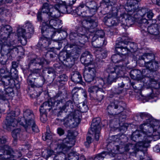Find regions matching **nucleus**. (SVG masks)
I'll return each mask as SVG.
<instances>
[{
  "label": "nucleus",
  "mask_w": 160,
  "mask_h": 160,
  "mask_svg": "<svg viewBox=\"0 0 160 160\" xmlns=\"http://www.w3.org/2000/svg\"><path fill=\"white\" fill-rule=\"evenodd\" d=\"M57 4L55 5H57V9L59 11L60 13H65L68 12L69 9H71L70 6H67L65 2H63L62 0L59 1L56 0Z\"/></svg>",
  "instance_id": "24"
},
{
  "label": "nucleus",
  "mask_w": 160,
  "mask_h": 160,
  "mask_svg": "<svg viewBox=\"0 0 160 160\" xmlns=\"http://www.w3.org/2000/svg\"><path fill=\"white\" fill-rule=\"evenodd\" d=\"M159 19L160 21V15ZM148 32L150 34L154 37L152 38L156 39L158 36L160 32V23L159 25L157 24H152L148 26L147 28Z\"/></svg>",
  "instance_id": "21"
},
{
  "label": "nucleus",
  "mask_w": 160,
  "mask_h": 160,
  "mask_svg": "<svg viewBox=\"0 0 160 160\" xmlns=\"http://www.w3.org/2000/svg\"><path fill=\"white\" fill-rule=\"evenodd\" d=\"M86 25L85 27H80L78 30V36L77 38L81 40L83 39L85 41L88 40V37L86 36V33L87 32V29L89 31L90 29H94L98 25V21L96 19H93L92 18H88L86 21Z\"/></svg>",
  "instance_id": "7"
},
{
  "label": "nucleus",
  "mask_w": 160,
  "mask_h": 160,
  "mask_svg": "<svg viewBox=\"0 0 160 160\" xmlns=\"http://www.w3.org/2000/svg\"><path fill=\"white\" fill-rule=\"evenodd\" d=\"M75 47L74 48L75 50L76 51V52L77 53H78L79 52H81V47H78V46H74Z\"/></svg>",
  "instance_id": "55"
},
{
  "label": "nucleus",
  "mask_w": 160,
  "mask_h": 160,
  "mask_svg": "<svg viewBox=\"0 0 160 160\" xmlns=\"http://www.w3.org/2000/svg\"><path fill=\"white\" fill-rule=\"evenodd\" d=\"M146 69H143L142 71V74H145L147 72V76L149 75V77L150 79L152 78L151 81H152V79H154L156 81V82L155 83H152V84H155L157 83V80L155 79V78L158 74V71L159 69L158 63L156 62H151L149 63H146L145 65Z\"/></svg>",
  "instance_id": "12"
},
{
  "label": "nucleus",
  "mask_w": 160,
  "mask_h": 160,
  "mask_svg": "<svg viewBox=\"0 0 160 160\" xmlns=\"http://www.w3.org/2000/svg\"><path fill=\"white\" fill-rule=\"evenodd\" d=\"M60 101H57L54 102L53 100L50 99L48 101L44 102L41 105L40 108V119L41 121L44 123L47 120V114L46 111H49L54 107V104H56V107L61 103Z\"/></svg>",
  "instance_id": "9"
},
{
  "label": "nucleus",
  "mask_w": 160,
  "mask_h": 160,
  "mask_svg": "<svg viewBox=\"0 0 160 160\" xmlns=\"http://www.w3.org/2000/svg\"><path fill=\"white\" fill-rule=\"evenodd\" d=\"M78 160H86V159L83 155H81L80 157L78 156Z\"/></svg>",
  "instance_id": "60"
},
{
  "label": "nucleus",
  "mask_w": 160,
  "mask_h": 160,
  "mask_svg": "<svg viewBox=\"0 0 160 160\" xmlns=\"http://www.w3.org/2000/svg\"><path fill=\"white\" fill-rule=\"evenodd\" d=\"M72 104L71 102L70 101H68L67 102L65 105L63 106L62 107L60 108V110L61 112H63L64 111L65 112H67V109H68L69 106L71 105Z\"/></svg>",
  "instance_id": "43"
},
{
  "label": "nucleus",
  "mask_w": 160,
  "mask_h": 160,
  "mask_svg": "<svg viewBox=\"0 0 160 160\" xmlns=\"http://www.w3.org/2000/svg\"><path fill=\"white\" fill-rule=\"evenodd\" d=\"M106 3H109L111 6L113 5L116 3L117 0H103Z\"/></svg>",
  "instance_id": "54"
},
{
  "label": "nucleus",
  "mask_w": 160,
  "mask_h": 160,
  "mask_svg": "<svg viewBox=\"0 0 160 160\" xmlns=\"http://www.w3.org/2000/svg\"><path fill=\"white\" fill-rule=\"evenodd\" d=\"M86 3L87 5L90 6L87 7L83 3H81L76 9L77 14L82 17L87 16L86 14L88 9V12L92 14H94L96 9V6L95 2L92 0H86Z\"/></svg>",
  "instance_id": "10"
},
{
  "label": "nucleus",
  "mask_w": 160,
  "mask_h": 160,
  "mask_svg": "<svg viewBox=\"0 0 160 160\" xmlns=\"http://www.w3.org/2000/svg\"><path fill=\"white\" fill-rule=\"evenodd\" d=\"M13 50L15 51H17V53H19V51H22L23 50L22 48L20 46L18 47V48H13Z\"/></svg>",
  "instance_id": "56"
},
{
  "label": "nucleus",
  "mask_w": 160,
  "mask_h": 160,
  "mask_svg": "<svg viewBox=\"0 0 160 160\" xmlns=\"http://www.w3.org/2000/svg\"><path fill=\"white\" fill-rule=\"evenodd\" d=\"M76 0H69V4L72 5L75 2Z\"/></svg>",
  "instance_id": "61"
},
{
  "label": "nucleus",
  "mask_w": 160,
  "mask_h": 160,
  "mask_svg": "<svg viewBox=\"0 0 160 160\" xmlns=\"http://www.w3.org/2000/svg\"><path fill=\"white\" fill-rule=\"evenodd\" d=\"M88 160H94V158H89Z\"/></svg>",
  "instance_id": "64"
},
{
  "label": "nucleus",
  "mask_w": 160,
  "mask_h": 160,
  "mask_svg": "<svg viewBox=\"0 0 160 160\" xmlns=\"http://www.w3.org/2000/svg\"><path fill=\"white\" fill-rule=\"evenodd\" d=\"M54 67L55 69H53L52 68H49L48 70V73L50 74L51 73H54L56 72H59L58 69H60L61 68V66L58 64L55 65Z\"/></svg>",
  "instance_id": "41"
},
{
  "label": "nucleus",
  "mask_w": 160,
  "mask_h": 160,
  "mask_svg": "<svg viewBox=\"0 0 160 160\" xmlns=\"http://www.w3.org/2000/svg\"><path fill=\"white\" fill-rule=\"evenodd\" d=\"M122 149L123 148L122 147L121 145L120 146H118L117 145H115L113 146V148L108 152H103L97 154L94 158V160H103L108 154L109 155L111 154L112 155L114 156L115 154L122 152L123 150H122Z\"/></svg>",
  "instance_id": "16"
},
{
  "label": "nucleus",
  "mask_w": 160,
  "mask_h": 160,
  "mask_svg": "<svg viewBox=\"0 0 160 160\" xmlns=\"http://www.w3.org/2000/svg\"><path fill=\"white\" fill-rule=\"evenodd\" d=\"M118 88H115L113 90V91L115 94H119L122 92L123 90V88L124 86V84L123 82L118 83Z\"/></svg>",
  "instance_id": "38"
},
{
  "label": "nucleus",
  "mask_w": 160,
  "mask_h": 160,
  "mask_svg": "<svg viewBox=\"0 0 160 160\" xmlns=\"http://www.w3.org/2000/svg\"><path fill=\"white\" fill-rule=\"evenodd\" d=\"M25 30L27 32H26V34L28 35V33L32 34L34 32V28L30 22H28L26 23Z\"/></svg>",
  "instance_id": "36"
},
{
  "label": "nucleus",
  "mask_w": 160,
  "mask_h": 160,
  "mask_svg": "<svg viewBox=\"0 0 160 160\" xmlns=\"http://www.w3.org/2000/svg\"><path fill=\"white\" fill-rule=\"evenodd\" d=\"M68 158L69 160H73L75 159L78 160V154L75 152H70L68 154Z\"/></svg>",
  "instance_id": "40"
},
{
  "label": "nucleus",
  "mask_w": 160,
  "mask_h": 160,
  "mask_svg": "<svg viewBox=\"0 0 160 160\" xmlns=\"http://www.w3.org/2000/svg\"><path fill=\"white\" fill-rule=\"evenodd\" d=\"M149 122L147 121L148 123H144L140 126V131L136 130L133 132L132 137L133 140L135 141L137 139V138H140L141 139H142L143 137L144 138V141H146L148 138V135H149V133H152L151 138L150 139V142L152 139L154 141H155L159 138L160 126L158 127V130L156 131L154 130L155 126L153 127L152 126H149L150 125L152 126V123L149 119Z\"/></svg>",
  "instance_id": "3"
},
{
  "label": "nucleus",
  "mask_w": 160,
  "mask_h": 160,
  "mask_svg": "<svg viewBox=\"0 0 160 160\" xmlns=\"http://www.w3.org/2000/svg\"><path fill=\"white\" fill-rule=\"evenodd\" d=\"M7 72L3 68H1L0 69V76L3 78H7L9 77L8 76L5 75Z\"/></svg>",
  "instance_id": "46"
},
{
  "label": "nucleus",
  "mask_w": 160,
  "mask_h": 160,
  "mask_svg": "<svg viewBox=\"0 0 160 160\" xmlns=\"http://www.w3.org/2000/svg\"><path fill=\"white\" fill-rule=\"evenodd\" d=\"M100 120L99 118H96L93 119L92 120V123L91 126V130L92 133L90 132L91 134H94L95 139L98 141L99 139L100 131L101 129L100 125Z\"/></svg>",
  "instance_id": "17"
},
{
  "label": "nucleus",
  "mask_w": 160,
  "mask_h": 160,
  "mask_svg": "<svg viewBox=\"0 0 160 160\" xmlns=\"http://www.w3.org/2000/svg\"><path fill=\"white\" fill-rule=\"evenodd\" d=\"M29 126V127H24L27 132L28 131V130L31 129V128L33 132H39V129L36 125L35 121L33 123H30Z\"/></svg>",
  "instance_id": "37"
},
{
  "label": "nucleus",
  "mask_w": 160,
  "mask_h": 160,
  "mask_svg": "<svg viewBox=\"0 0 160 160\" xmlns=\"http://www.w3.org/2000/svg\"><path fill=\"white\" fill-rule=\"evenodd\" d=\"M95 69L93 67L85 68L83 72V77L85 81L88 82L92 81L95 76Z\"/></svg>",
  "instance_id": "19"
},
{
  "label": "nucleus",
  "mask_w": 160,
  "mask_h": 160,
  "mask_svg": "<svg viewBox=\"0 0 160 160\" xmlns=\"http://www.w3.org/2000/svg\"><path fill=\"white\" fill-rule=\"evenodd\" d=\"M141 72L140 70L137 69H134L131 71L130 72L131 77L134 79H137L138 81L143 83L144 86H147V88L152 87V83H155L156 81L154 79H152L151 81L152 78L150 79L148 76H143L141 74Z\"/></svg>",
  "instance_id": "11"
},
{
  "label": "nucleus",
  "mask_w": 160,
  "mask_h": 160,
  "mask_svg": "<svg viewBox=\"0 0 160 160\" xmlns=\"http://www.w3.org/2000/svg\"><path fill=\"white\" fill-rule=\"evenodd\" d=\"M37 18L39 22H43L42 25L43 23L46 22V20L43 19L42 16V12H38L37 14Z\"/></svg>",
  "instance_id": "47"
},
{
  "label": "nucleus",
  "mask_w": 160,
  "mask_h": 160,
  "mask_svg": "<svg viewBox=\"0 0 160 160\" xmlns=\"http://www.w3.org/2000/svg\"><path fill=\"white\" fill-rule=\"evenodd\" d=\"M31 63L32 64H38L40 65H42L44 64H47L49 62H48L44 58H37L31 60Z\"/></svg>",
  "instance_id": "33"
},
{
  "label": "nucleus",
  "mask_w": 160,
  "mask_h": 160,
  "mask_svg": "<svg viewBox=\"0 0 160 160\" xmlns=\"http://www.w3.org/2000/svg\"><path fill=\"white\" fill-rule=\"evenodd\" d=\"M79 92L78 88L77 87L74 88L72 90V98L74 100L76 99V101L78 100V93Z\"/></svg>",
  "instance_id": "42"
},
{
  "label": "nucleus",
  "mask_w": 160,
  "mask_h": 160,
  "mask_svg": "<svg viewBox=\"0 0 160 160\" xmlns=\"http://www.w3.org/2000/svg\"><path fill=\"white\" fill-rule=\"evenodd\" d=\"M68 79V77L65 74H62L60 75L58 79V80L59 82L66 81Z\"/></svg>",
  "instance_id": "45"
},
{
  "label": "nucleus",
  "mask_w": 160,
  "mask_h": 160,
  "mask_svg": "<svg viewBox=\"0 0 160 160\" xmlns=\"http://www.w3.org/2000/svg\"><path fill=\"white\" fill-rule=\"evenodd\" d=\"M92 138L90 136H88L87 137L86 142L85 143V145L87 146V147L92 142Z\"/></svg>",
  "instance_id": "53"
},
{
  "label": "nucleus",
  "mask_w": 160,
  "mask_h": 160,
  "mask_svg": "<svg viewBox=\"0 0 160 160\" xmlns=\"http://www.w3.org/2000/svg\"><path fill=\"white\" fill-rule=\"evenodd\" d=\"M154 59V55L151 53L144 54L141 57V59L144 62L145 64L146 63L151 62V61Z\"/></svg>",
  "instance_id": "30"
},
{
  "label": "nucleus",
  "mask_w": 160,
  "mask_h": 160,
  "mask_svg": "<svg viewBox=\"0 0 160 160\" xmlns=\"http://www.w3.org/2000/svg\"><path fill=\"white\" fill-rule=\"evenodd\" d=\"M127 12L122 15L120 19L123 24L128 27L131 26L136 21L137 19L141 17V21L142 26L148 24V19L146 18V15L148 9L143 8L139 10L138 4H136L134 0H128L127 7L125 8Z\"/></svg>",
  "instance_id": "1"
},
{
  "label": "nucleus",
  "mask_w": 160,
  "mask_h": 160,
  "mask_svg": "<svg viewBox=\"0 0 160 160\" xmlns=\"http://www.w3.org/2000/svg\"><path fill=\"white\" fill-rule=\"evenodd\" d=\"M58 134L60 136L64 134L65 133L64 130L61 128H58L57 129Z\"/></svg>",
  "instance_id": "52"
},
{
  "label": "nucleus",
  "mask_w": 160,
  "mask_h": 160,
  "mask_svg": "<svg viewBox=\"0 0 160 160\" xmlns=\"http://www.w3.org/2000/svg\"><path fill=\"white\" fill-rule=\"evenodd\" d=\"M50 134L49 133V131H47L45 136H42V138L44 140H46L48 139H50L51 138Z\"/></svg>",
  "instance_id": "50"
},
{
  "label": "nucleus",
  "mask_w": 160,
  "mask_h": 160,
  "mask_svg": "<svg viewBox=\"0 0 160 160\" xmlns=\"http://www.w3.org/2000/svg\"><path fill=\"white\" fill-rule=\"evenodd\" d=\"M98 36L95 34L92 38V46L95 48H100L103 45L106 44L107 42L105 40H102V42L100 40H97Z\"/></svg>",
  "instance_id": "26"
},
{
  "label": "nucleus",
  "mask_w": 160,
  "mask_h": 160,
  "mask_svg": "<svg viewBox=\"0 0 160 160\" xmlns=\"http://www.w3.org/2000/svg\"><path fill=\"white\" fill-rule=\"evenodd\" d=\"M17 35L18 38L21 39V43L24 46L26 45L27 42V38L29 36L26 34L25 30L22 28L18 29Z\"/></svg>",
  "instance_id": "27"
},
{
  "label": "nucleus",
  "mask_w": 160,
  "mask_h": 160,
  "mask_svg": "<svg viewBox=\"0 0 160 160\" xmlns=\"http://www.w3.org/2000/svg\"><path fill=\"white\" fill-rule=\"evenodd\" d=\"M35 76V74L34 73H32L29 75L28 79V82L29 84H31L32 86L33 84H34V78L32 80H31L32 79V77H33Z\"/></svg>",
  "instance_id": "49"
},
{
  "label": "nucleus",
  "mask_w": 160,
  "mask_h": 160,
  "mask_svg": "<svg viewBox=\"0 0 160 160\" xmlns=\"http://www.w3.org/2000/svg\"><path fill=\"white\" fill-rule=\"evenodd\" d=\"M90 96L93 99L101 102L104 98V92L102 89L97 86H92L88 89Z\"/></svg>",
  "instance_id": "15"
},
{
  "label": "nucleus",
  "mask_w": 160,
  "mask_h": 160,
  "mask_svg": "<svg viewBox=\"0 0 160 160\" xmlns=\"http://www.w3.org/2000/svg\"><path fill=\"white\" fill-rule=\"evenodd\" d=\"M125 104L123 102H118L115 100L111 102L107 108L108 113L111 115H114L120 113L122 111L125 107Z\"/></svg>",
  "instance_id": "14"
},
{
  "label": "nucleus",
  "mask_w": 160,
  "mask_h": 160,
  "mask_svg": "<svg viewBox=\"0 0 160 160\" xmlns=\"http://www.w3.org/2000/svg\"><path fill=\"white\" fill-rule=\"evenodd\" d=\"M71 79L75 83H78L82 81V77L79 72L76 71L72 75Z\"/></svg>",
  "instance_id": "31"
},
{
  "label": "nucleus",
  "mask_w": 160,
  "mask_h": 160,
  "mask_svg": "<svg viewBox=\"0 0 160 160\" xmlns=\"http://www.w3.org/2000/svg\"><path fill=\"white\" fill-rule=\"evenodd\" d=\"M16 113L14 111H12L8 114L6 118V129L8 130H11L12 128L16 126L18 123L24 127H29L30 123H33L34 122V115L33 112L30 110L27 109L24 112L23 118H18V121L14 117L16 116Z\"/></svg>",
  "instance_id": "2"
},
{
  "label": "nucleus",
  "mask_w": 160,
  "mask_h": 160,
  "mask_svg": "<svg viewBox=\"0 0 160 160\" xmlns=\"http://www.w3.org/2000/svg\"><path fill=\"white\" fill-rule=\"evenodd\" d=\"M62 21L58 18H48L46 20L41 28L42 33L44 35H48L51 37V36L55 34L56 32L60 33V30L58 29L59 26L61 24Z\"/></svg>",
  "instance_id": "5"
},
{
  "label": "nucleus",
  "mask_w": 160,
  "mask_h": 160,
  "mask_svg": "<svg viewBox=\"0 0 160 160\" xmlns=\"http://www.w3.org/2000/svg\"><path fill=\"white\" fill-rule=\"evenodd\" d=\"M122 68L120 66H116L115 67H109L107 70L108 73V77L104 79L102 78L99 79L100 82L101 83V86L103 87L105 83L111 84L113 82H115L116 79L120 75L123 74L121 70Z\"/></svg>",
  "instance_id": "6"
},
{
  "label": "nucleus",
  "mask_w": 160,
  "mask_h": 160,
  "mask_svg": "<svg viewBox=\"0 0 160 160\" xmlns=\"http://www.w3.org/2000/svg\"><path fill=\"white\" fill-rule=\"evenodd\" d=\"M42 34L43 37L40 39L37 44V46L39 48H41L42 47L45 48L48 46L49 45L51 44V39L55 35V34L52 35L51 37L48 35H44L42 33Z\"/></svg>",
  "instance_id": "23"
},
{
  "label": "nucleus",
  "mask_w": 160,
  "mask_h": 160,
  "mask_svg": "<svg viewBox=\"0 0 160 160\" xmlns=\"http://www.w3.org/2000/svg\"><path fill=\"white\" fill-rule=\"evenodd\" d=\"M21 131L20 129H17L13 130L12 132V136L13 138L14 142L18 139V137H21Z\"/></svg>",
  "instance_id": "39"
},
{
  "label": "nucleus",
  "mask_w": 160,
  "mask_h": 160,
  "mask_svg": "<svg viewBox=\"0 0 160 160\" xmlns=\"http://www.w3.org/2000/svg\"><path fill=\"white\" fill-rule=\"evenodd\" d=\"M98 49L95 50L94 53L96 55V60L97 61H99L101 59L105 58L107 56V52L105 51H101V49L98 48Z\"/></svg>",
  "instance_id": "28"
},
{
  "label": "nucleus",
  "mask_w": 160,
  "mask_h": 160,
  "mask_svg": "<svg viewBox=\"0 0 160 160\" xmlns=\"http://www.w3.org/2000/svg\"><path fill=\"white\" fill-rule=\"evenodd\" d=\"M146 14L147 15L146 17L147 18L148 20L151 19L153 15L152 11L151 10H148V9L147 12H146Z\"/></svg>",
  "instance_id": "48"
},
{
  "label": "nucleus",
  "mask_w": 160,
  "mask_h": 160,
  "mask_svg": "<svg viewBox=\"0 0 160 160\" xmlns=\"http://www.w3.org/2000/svg\"><path fill=\"white\" fill-rule=\"evenodd\" d=\"M82 92L83 94V96H84V97L85 98H87V94H86V91L84 90H83Z\"/></svg>",
  "instance_id": "62"
},
{
  "label": "nucleus",
  "mask_w": 160,
  "mask_h": 160,
  "mask_svg": "<svg viewBox=\"0 0 160 160\" xmlns=\"http://www.w3.org/2000/svg\"><path fill=\"white\" fill-rule=\"evenodd\" d=\"M34 84L38 87H42L44 82V79L43 77L40 76L36 78H34Z\"/></svg>",
  "instance_id": "35"
},
{
  "label": "nucleus",
  "mask_w": 160,
  "mask_h": 160,
  "mask_svg": "<svg viewBox=\"0 0 160 160\" xmlns=\"http://www.w3.org/2000/svg\"><path fill=\"white\" fill-rule=\"evenodd\" d=\"M116 51L121 55L123 59H125V64L128 63L127 59L128 56L130 51L126 47L117 46Z\"/></svg>",
  "instance_id": "22"
},
{
  "label": "nucleus",
  "mask_w": 160,
  "mask_h": 160,
  "mask_svg": "<svg viewBox=\"0 0 160 160\" xmlns=\"http://www.w3.org/2000/svg\"><path fill=\"white\" fill-rule=\"evenodd\" d=\"M153 3H156L157 5L160 6V0H152Z\"/></svg>",
  "instance_id": "59"
},
{
  "label": "nucleus",
  "mask_w": 160,
  "mask_h": 160,
  "mask_svg": "<svg viewBox=\"0 0 160 160\" xmlns=\"http://www.w3.org/2000/svg\"><path fill=\"white\" fill-rule=\"evenodd\" d=\"M5 92L0 89V100L5 101L8 99V96H12L14 94L13 89L12 88L8 87L5 89Z\"/></svg>",
  "instance_id": "25"
},
{
  "label": "nucleus",
  "mask_w": 160,
  "mask_h": 160,
  "mask_svg": "<svg viewBox=\"0 0 160 160\" xmlns=\"http://www.w3.org/2000/svg\"><path fill=\"white\" fill-rule=\"evenodd\" d=\"M93 58L90 53L88 51L84 52L82 55L80 61L85 66V68L88 67L91 65L93 62Z\"/></svg>",
  "instance_id": "20"
},
{
  "label": "nucleus",
  "mask_w": 160,
  "mask_h": 160,
  "mask_svg": "<svg viewBox=\"0 0 160 160\" xmlns=\"http://www.w3.org/2000/svg\"><path fill=\"white\" fill-rule=\"evenodd\" d=\"M57 5L53 6L45 3L43 5L41 12L47 14L48 18H58L60 16V13L57 9Z\"/></svg>",
  "instance_id": "13"
},
{
  "label": "nucleus",
  "mask_w": 160,
  "mask_h": 160,
  "mask_svg": "<svg viewBox=\"0 0 160 160\" xmlns=\"http://www.w3.org/2000/svg\"><path fill=\"white\" fill-rule=\"evenodd\" d=\"M10 28V27L8 25H6L5 26H3L1 28V30H3L5 31V30H6L7 31H8L9 29Z\"/></svg>",
  "instance_id": "58"
},
{
  "label": "nucleus",
  "mask_w": 160,
  "mask_h": 160,
  "mask_svg": "<svg viewBox=\"0 0 160 160\" xmlns=\"http://www.w3.org/2000/svg\"><path fill=\"white\" fill-rule=\"evenodd\" d=\"M78 107L79 110L70 112L63 119V124L66 128H72L77 126L80 122L81 112H85L88 110L84 102L80 103Z\"/></svg>",
  "instance_id": "4"
},
{
  "label": "nucleus",
  "mask_w": 160,
  "mask_h": 160,
  "mask_svg": "<svg viewBox=\"0 0 160 160\" xmlns=\"http://www.w3.org/2000/svg\"><path fill=\"white\" fill-rule=\"evenodd\" d=\"M64 54L66 56L65 57L64 56H63L62 55H61L59 57V59L61 61H64L65 62V64L68 67H71L73 64V61H71V58L69 56H68V53L66 52L64 53Z\"/></svg>",
  "instance_id": "29"
},
{
  "label": "nucleus",
  "mask_w": 160,
  "mask_h": 160,
  "mask_svg": "<svg viewBox=\"0 0 160 160\" xmlns=\"http://www.w3.org/2000/svg\"><path fill=\"white\" fill-rule=\"evenodd\" d=\"M12 67L13 68L15 69L18 66V63L15 61H13L12 63Z\"/></svg>",
  "instance_id": "57"
},
{
  "label": "nucleus",
  "mask_w": 160,
  "mask_h": 160,
  "mask_svg": "<svg viewBox=\"0 0 160 160\" xmlns=\"http://www.w3.org/2000/svg\"><path fill=\"white\" fill-rule=\"evenodd\" d=\"M77 135V132L76 131L68 130L67 137L63 140L62 143L60 144L57 149L60 148L64 151H68L74 145L75 138Z\"/></svg>",
  "instance_id": "8"
},
{
  "label": "nucleus",
  "mask_w": 160,
  "mask_h": 160,
  "mask_svg": "<svg viewBox=\"0 0 160 160\" xmlns=\"http://www.w3.org/2000/svg\"><path fill=\"white\" fill-rule=\"evenodd\" d=\"M122 60H123L122 64L123 67H124L127 64H125V59H123V58L118 52L117 54L114 55L112 57V60L114 63H119Z\"/></svg>",
  "instance_id": "32"
},
{
  "label": "nucleus",
  "mask_w": 160,
  "mask_h": 160,
  "mask_svg": "<svg viewBox=\"0 0 160 160\" xmlns=\"http://www.w3.org/2000/svg\"><path fill=\"white\" fill-rule=\"evenodd\" d=\"M125 13L121 14L120 17H119V20L117 18H114V19L113 20L112 19V18L113 17L112 13H109L108 14L107 16L104 17L103 19V21L109 27L116 26L119 23H121L122 24L124 25L127 26L126 25L123 24L120 19V18L122 15L124 14Z\"/></svg>",
  "instance_id": "18"
},
{
  "label": "nucleus",
  "mask_w": 160,
  "mask_h": 160,
  "mask_svg": "<svg viewBox=\"0 0 160 160\" xmlns=\"http://www.w3.org/2000/svg\"><path fill=\"white\" fill-rule=\"evenodd\" d=\"M95 34L98 37H99L100 38V40L102 42V40H103L102 38L104 35V32L102 30H98L96 32Z\"/></svg>",
  "instance_id": "44"
},
{
  "label": "nucleus",
  "mask_w": 160,
  "mask_h": 160,
  "mask_svg": "<svg viewBox=\"0 0 160 160\" xmlns=\"http://www.w3.org/2000/svg\"><path fill=\"white\" fill-rule=\"evenodd\" d=\"M6 142V139L5 138H0V151L3 150L4 151H8L9 147L7 145L4 144Z\"/></svg>",
  "instance_id": "34"
},
{
  "label": "nucleus",
  "mask_w": 160,
  "mask_h": 160,
  "mask_svg": "<svg viewBox=\"0 0 160 160\" xmlns=\"http://www.w3.org/2000/svg\"><path fill=\"white\" fill-rule=\"evenodd\" d=\"M149 115L145 112H143L141 113L140 115V117L142 119H146L147 120V118H149Z\"/></svg>",
  "instance_id": "51"
},
{
  "label": "nucleus",
  "mask_w": 160,
  "mask_h": 160,
  "mask_svg": "<svg viewBox=\"0 0 160 160\" xmlns=\"http://www.w3.org/2000/svg\"><path fill=\"white\" fill-rule=\"evenodd\" d=\"M7 45L9 46V45L8 44L7 42H3V43L1 45V47H2L4 46H7Z\"/></svg>",
  "instance_id": "63"
}]
</instances>
